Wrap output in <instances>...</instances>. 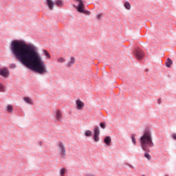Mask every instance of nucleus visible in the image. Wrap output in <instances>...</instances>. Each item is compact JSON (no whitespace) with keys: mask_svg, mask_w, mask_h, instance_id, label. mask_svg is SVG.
<instances>
[{"mask_svg":"<svg viewBox=\"0 0 176 176\" xmlns=\"http://www.w3.org/2000/svg\"><path fill=\"white\" fill-rule=\"evenodd\" d=\"M10 49L16 60L29 69H32L41 74L47 72L46 64L43 62L42 56L34 47L21 41L14 40L11 43Z\"/></svg>","mask_w":176,"mask_h":176,"instance_id":"f257e3e1","label":"nucleus"},{"mask_svg":"<svg viewBox=\"0 0 176 176\" xmlns=\"http://www.w3.org/2000/svg\"><path fill=\"white\" fill-rule=\"evenodd\" d=\"M140 145L146 152H149V148H153L154 146L153 142L152 141V135L151 133L146 131L140 138Z\"/></svg>","mask_w":176,"mask_h":176,"instance_id":"f03ea898","label":"nucleus"},{"mask_svg":"<svg viewBox=\"0 0 176 176\" xmlns=\"http://www.w3.org/2000/svg\"><path fill=\"white\" fill-rule=\"evenodd\" d=\"M78 5L76 7V10L79 13H84V14H87L88 16L90 15V12L87 10H85V4L83 3V1L82 0H76Z\"/></svg>","mask_w":176,"mask_h":176,"instance_id":"7ed1b4c3","label":"nucleus"},{"mask_svg":"<svg viewBox=\"0 0 176 176\" xmlns=\"http://www.w3.org/2000/svg\"><path fill=\"white\" fill-rule=\"evenodd\" d=\"M58 148H59V153L61 157H64L65 156V153H67V151L65 150V146L63 142H60L58 143Z\"/></svg>","mask_w":176,"mask_h":176,"instance_id":"20e7f679","label":"nucleus"},{"mask_svg":"<svg viewBox=\"0 0 176 176\" xmlns=\"http://www.w3.org/2000/svg\"><path fill=\"white\" fill-rule=\"evenodd\" d=\"M134 54L138 60H141L144 57V52L141 49L138 48L135 50Z\"/></svg>","mask_w":176,"mask_h":176,"instance_id":"39448f33","label":"nucleus"},{"mask_svg":"<svg viewBox=\"0 0 176 176\" xmlns=\"http://www.w3.org/2000/svg\"><path fill=\"white\" fill-rule=\"evenodd\" d=\"M55 119L56 123L63 121V113L60 110H56L55 111Z\"/></svg>","mask_w":176,"mask_h":176,"instance_id":"423d86ee","label":"nucleus"},{"mask_svg":"<svg viewBox=\"0 0 176 176\" xmlns=\"http://www.w3.org/2000/svg\"><path fill=\"white\" fill-rule=\"evenodd\" d=\"M100 129L98 127H96L94 129V140L95 142H98L100 141Z\"/></svg>","mask_w":176,"mask_h":176,"instance_id":"0eeeda50","label":"nucleus"},{"mask_svg":"<svg viewBox=\"0 0 176 176\" xmlns=\"http://www.w3.org/2000/svg\"><path fill=\"white\" fill-rule=\"evenodd\" d=\"M0 75L3 78H8L9 76V69L8 68L0 69Z\"/></svg>","mask_w":176,"mask_h":176,"instance_id":"6e6552de","label":"nucleus"},{"mask_svg":"<svg viewBox=\"0 0 176 176\" xmlns=\"http://www.w3.org/2000/svg\"><path fill=\"white\" fill-rule=\"evenodd\" d=\"M46 5L50 10H53L54 8V2L52 0H46Z\"/></svg>","mask_w":176,"mask_h":176,"instance_id":"1a4fd4ad","label":"nucleus"},{"mask_svg":"<svg viewBox=\"0 0 176 176\" xmlns=\"http://www.w3.org/2000/svg\"><path fill=\"white\" fill-rule=\"evenodd\" d=\"M76 104L77 105L78 109H82V108H83V107H85V104L80 100H76Z\"/></svg>","mask_w":176,"mask_h":176,"instance_id":"9d476101","label":"nucleus"},{"mask_svg":"<svg viewBox=\"0 0 176 176\" xmlns=\"http://www.w3.org/2000/svg\"><path fill=\"white\" fill-rule=\"evenodd\" d=\"M104 144H106V145L109 146V145H111V142H112V140L111 139V137L109 136L106 137L104 140Z\"/></svg>","mask_w":176,"mask_h":176,"instance_id":"9b49d317","label":"nucleus"},{"mask_svg":"<svg viewBox=\"0 0 176 176\" xmlns=\"http://www.w3.org/2000/svg\"><path fill=\"white\" fill-rule=\"evenodd\" d=\"M75 64V58L74 57H71L70 60L67 63V67H72Z\"/></svg>","mask_w":176,"mask_h":176,"instance_id":"f8f14e48","label":"nucleus"},{"mask_svg":"<svg viewBox=\"0 0 176 176\" xmlns=\"http://www.w3.org/2000/svg\"><path fill=\"white\" fill-rule=\"evenodd\" d=\"M24 101H25V102H27L28 104H30L31 105H32V104H34V102L32 101V99H31L29 97H25L23 98Z\"/></svg>","mask_w":176,"mask_h":176,"instance_id":"ddd939ff","label":"nucleus"},{"mask_svg":"<svg viewBox=\"0 0 176 176\" xmlns=\"http://www.w3.org/2000/svg\"><path fill=\"white\" fill-rule=\"evenodd\" d=\"M55 5H56V6H58L59 8H60V6H63L64 3L62 1V0H56L55 1Z\"/></svg>","mask_w":176,"mask_h":176,"instance_id":"4468645a","label":"nucleus"},{"mask_svg":"<svg viewBox=\"0 0 176 176\" xmlns=\"http://www.w3.org/2000/svg\"><path fill=\"white\" fill-rule=\"evenodd\" d=\"M6 111H8V112H10V113H12V112H13V106H12L11 104H8L6 107Z\"/></svg>","mask_w":176,"mask_h":176,"instance_id":"2eb2a0df","label":"nucleus"},{"mask_svg":"<svg viewBox=\"0 0 176 176\" xmlns=\"http://www.w3.org/2000/svg\"><path fill=\"white\" fill-rule=\"evenodd\" d=\"M171 65H173V60H171L170 58H168V60L166 63V66L168 67V68H170Z\"/></svg>","mask_w":176,"mask_h":176,"instance_id":"dca6fc26","label":"nucleus"},{"mask_svg":"<svg viewBox=\"0 0 176 176\" xmlns=\"http://www.w3.org/2000/svg\"><path fill=\"white\" fill-rule=\"evenodd\" d=\"M93 135V133L90 130H87L85 132V137H91Z\"/></svg>","mask_w":176,"mask_h":176,"instance_id":"f3484780","label":"nucleus"},{"mask_svg":"<svg viewBox=\"0 0 176 176\" xmlns=\"http://www.w3.org/2000/svg\"><path fill=\"white\" fill-rule=\"evenodd\" d=\"M43 53L47 58H52V56H50V54L49 53V52H47V50H44Z\"/></svg>","mask_w":176,"mask_h":176,"instance_id":"a211bd4d","label":"nucleus"},{"mask_svg":"<svg viewBox=\"0 0 176 176\" xmlns=\"http://www.w3.org/2000/svg\"><path fill=\"white\" fill-rule=\"evenodd\" d=\"M131 140H132V142H133V145H136L137 140H135V135H134V134L131 135Z\"/></svg>","mask_w":176,"mask_h":176,"instance_id":"6ab92c4d","label":"nucleus"},{"mask_svg":"<svg viewBox=\"0 0 176 176\" xmlns=\"http://www.w3.org/2000/svg\"><path fill=\"white\" fill-rule=\"evenodd\" d=\"M124 8H126L128 10H130V9H131V5H130V3L129 2H126L124 4Z\"/></svg>","mask_w":176,"mask_h":176,"instance_id":"aec40b11","label":"nucleus"},{"mask_svg":"<svg viewBox=\"0 0 176 176\" xmlns=\"http://www.w3.org/2000/svg\"><path fill=\"white\" fill-rule=\"evenodd\" d=\"M66 60L65 58L60 57L57 59L58 63H65Z\"/></svg>","mask_w":176,"mask_h":176,"instance_id":"412c9836","label":"nucleus"},{"mask_svg":"<svg viewBox=\"0 0 176 176\" xmlns=\"http://www.w3.org/2000/svg\"><path fill=\"white\" fill-rule=\"evenodd\" d=\"M3 91H5V87L0 82V93H3Z\"/></svg>","mask_w":176,"mask_h":176,"instance_id":"4be33fe9","label":"nucleus"},{"mask_svg":"<svg viewBox=\"0 0 176 176\" xmlns=\"http://www.w3.org/2000/svg\"><path fill=\"white\" fill-rule=\"evenodd\" d=\"M144 157H146L148 160H151V155H149V153H145Z\"/></svg>","mask_w":176,"mask_h":176,"instance_id":"5701e85b","label":"nucleus"},{"mask_svg":"<svg viewBox=\"0 0 176 176\" xmlns=\"http://www.w3.org/2000/svg\"><path fill=\"white\" fill-rule=\"evenodd\" d=\"M64 174H65V168H62L60 170V175L64 176Z\"/></svg>","mask_w":176,"mask_h":176,"instance_id":"b1692460","label":"nucleus"},{"mask_svg":"<svg viewBox=\"0 0 176 176\" xmlns=\"http://www.w3.org/2000/svg\"><path fill=\"white\" fill-rule=\"evenodd\" d=\"M100 127L102 128V129H105V123H104V122H101L100 124Z\"/></svg>","mask_w":176,"mask_h":176,"instance_id":"393cba45","label":"nucleus"},{"mask_svg":"<svg viewBox=\"0 0 176 176\" xmlns=\"http://www.w3.org/2000/svg\"><path fill=\"white\" fill-rule=\"evenodd\" d=\"M101 17H102V14H98L96 16V18L98 19V20H100V19H101Z\"/></svg>","mask_w":176,"mask_h":176,"instance_id":"a878e982","label":"nucleus"},{"mask_svg":"<svg viewBox=\"0 0 176 176\" xmlns=\"http://www.w3.org/2000/svg\"><path fill=\"white\" fill-rule=\"evenodd\" d=\"M10 68H16V64L10 65Z\"/></svg>","mask_w":176,"mask_h":176,"instance_id":"bb28decb","label":"nucleus"},{"mask_svg":"<svg viewBox=\"0 0 176 176\" xmlns=\"http://www.w3.org/2000/svg\"><path fill=\"white\" fill-rule=\"evenodd\" d=\"M172 138L173 140H176V133L173 134Z\"/></svg>","mask_w":176,"mask_h":176,"instance_id":"cd10ccee","label":"nucleus"}]
</instances>
